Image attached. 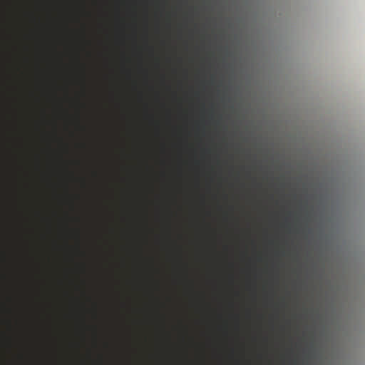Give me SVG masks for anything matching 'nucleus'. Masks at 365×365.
I'll list each match as a JSON object with an SVG mask.
<instances>
[{
	"label": "nucleus",
	"instance_id": "f257e3e1",
	"mask_svg": "<svg viewBox=\"0 0 365 365\" xmlns=\"http://www.w3.org/2000/svg\"><path fill=\"white\" fill-rule=\"evenodd\" d=\"M19 359L23 360L24 358V356L22 354H19Z\"/></svg>",
	"mask_w": 365,
	"mask_h": 365
}]
</instances>
